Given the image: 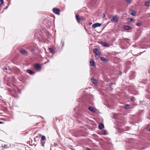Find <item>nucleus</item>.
Wrapping results in <instances>:
<instances>
[{
    "label": "nucleus",
    "mask_w": 150,
    "mask_h": 150,
    "mask_svg": "<svg viewBox=\"0 0 150 150\" xmlns=\"http://www.w3.org/2000/svg\"><path fill=\"white\" fill-rule=\"evenodd\" d=\"M76 18L78 23H79L80 21H83L85 20V18L82 16L79 17L78 15H76Z\"/></svg>",
    "instance_id": "obj_1"
},
{
    "label": "nucleus",
    "mask_w": 150,
    "mask_h": 150,
    "mask_svg": "<svg viewBox=\"0 0 150 150\" xmlns=\"http://www.w3.org/2000/svg\"><path fill=\"white\" fill-rule=\"evenodd\" d=\"M110 18L111 21L115 22L117 23L118 21V18L117 17L115 16H110Z\"/></svg>",
    "instance_id": "obj_2"
},
{
    "label": "nucleus",
    "mask_w": 150,
    "mask_h": 150,
    "mask_svg": "<svg viewBox=\"0 0 150 150\" xmlns=\"http://www.w3.org/2000/svg\"><path fill=\"white\" fill-rule=\"evenodd\" d=\"M53 11L55 14L59 15L60 14V10L57 8H54L53 9Z\"/></svg>",
    "instance_id": "obj_3"
},
{
    "label": "nucleus",
    "mask_w": 150,
    "mask_h": 150,
    "mask_svg": "<svg viewBox=\"0 0 150 150\" xmlns=\"http://www.w3.org/2000/svg\"><path fill=\"white\" fill-rule=\"evenodd\" d=\"M34 67L37 70H40L41 69V66L38 64H35L33 65Z\"/></svg>",
    "instance_id": "obj_4"
},
{
    "label": "nucleus",
    "mask_w": 150,
    "mask_h": 150,
    "mask_svg": "<svg viewBox=\"0 0 150 150\" xmlns=\"http://www.w3.org/2000/svg\"><path fill=\"white\" fill-rule=\"evenodd\" d=\"M129 13L130 14L133 16H135L137 13V12L133 10H131L129 11Z\"/></svg>",
    "instance_id": "obj_5"
},
{
    "label": "nucleus",
    "mask_w": 150,
    "mask_h": 150,
    "mask_svg": "<svg viewBox=\"0 0 150 150\" xmlns=\"http://www.w3.org/2000/svg\"><path fill=\"white\" fill-rule=\"evenodd\" d=\"M20 51L22 54L24 55H27L28 54V52L23 49H21Z\"/></svg>",
    "instance_id": "obj_6"
},
{
    "label": "nucleus",
    "mask_w": 150,
    "mask_h": 150,
    "mask_svg": "<svg viewBox=\"0 0 150 150\" xmlns=\"http://www.w3.org/2000/svg\"><path fill=\"white\" fill-rule=\"evenodd\" d=\"M101 23H97L95 24H94L92 25V27L94 28H95L97 27H99L101 25Z\"/></svg>",
    "instance_id": "obj_7"
},
{
    "label": "nucleus",
    "mask_w": 150,
    "mask_h": 150,
    "mask_svg": "<svg viewBox=\"0 0 150 150\" xmlns=\"http://www.w3.org/2000/svg\"><path fill=\"white\" fill-rule=\"evenodd\" d=\"M100 43L105 47H108L110 46V45L102 41H101Z\"/></svg>",
    "instance_id": "obj_8"
},
{
    "label": "nucleus",
    "mask_w": 150,
    "mask_h": 150,
    "mask_svg": "<svg viewBox=\"0 0 150 150\" xmlns=\"http://www.w3.org/2000/svg\"><path fill=\"white\" fill-rule=\"evenodd\" d=\"M93 52L97 55H98L99 54L98 50L97 48L94 49L93 50Z\"/></svg>",
    "instance_id": "obj_9"
},
{
    "label": "nucleus",
    "mask_w": 150,
    "mask_h": 150,
    "mask_svg": "<svg viewBox=\"0 0 150 150\" xmlns=\"http://www.w3.org/2000/svg\"><path fill=\"white\" fill-rule=\"evenodd\" d=\"M123 28L126 30H131L132 29L131 27L127 25L124 26L123 27Z\"/></svg>",
    "instance_id": "obj_10"
},
{
    "label": "nucleus",
    "mask_w": 150,
    "mask_h": 150,
    "mask_svg": "<svg viewBox=\"0 0 150 150\" xmlns=\"http://www.w3.org/2000/svg\"><path fill=\"white\" fill-rule=\"evenodd\" d=\"M91 80L94 84L96 85L97 84V80L96 79L92 78H91Z\"/></svg>",
    "instance_id": "obj_11"
},
{
    "label": "nucleus",
    "mask_w": 150,
    "mask_h": 150,
    "mask_svg": "<svg viewBox=\"0 0 150 150\" xmlns=\"http://www.w3.org/2000/svg\"><path fill=\"white\" fill-rule=\"evenodd\" d=\"M100 59L102 61L105 62V63H106L108 62V60L104 57H101L100 58Z\"/></svg>",
    "instance_id": "obj_12"
},
{
    "label": "nucleus",
    "mask_w": 150,
    "mask_h": 150,
    "mask_svg": "<svg viewBox=\"0 0 150 150\" xmlns=\"http://www.w3.org/2000/svg\"><path fill=\"white\" fill-rule=\"evenodd\" d=\"M27 73L30 74L31 75H33L35 74V72H33L32 70L29 69L27 70Z\"/></svg>",
    "instance_id": "obj_13"
},
{
    "label": "nucleus",
    "mask_w": 150,
    "mask_h": 150,
    "mask_svg": "<svg viewBox=\"0 0 150 150\" xmlns=\"http://www.w3.org/2000/svg\"><path fill=\"white\" fill-rule=\"evenodd\" d=\"M90 65L92 67L95 66V63L94 62L93 60H91L90 61Z\"/></svg>",
    "instance_id": "obj_14"
},
{
    "label": "nucleus",
    "mask_w": 150,
    "mask_h": 150,
    "mask_svg": "<svg viewBox=\"0 0 150 150\" xmlns=\"http://www.w3.org/2000/svg\"><path fill=\"white\" fill-rule=\"evenodd\" d=\"M134 19L132 18H130L128 19V21L129 22H134Z\"/></svg>",
    "instance_id": "obj_15"
},
{
    "label": "nucleus",
    "mask_w": 150,
    "mask_h": 150,
    "mask_svg": "<svg viewBox=\"0 0 150 150\" xmlns=\"http://www.w3.org/2000/svg\"><path fill=\"white\" fill-rule=\"evenodd\" d=\"M88 109L92 112H95V111L93 108L92 107H89L88 108Z\"/></svg>",
    "instance_id": "obj_16"
},
{
    "label": "nucleus",
    "mask_w": 150,
    "mask_h": 150,
    "mask_svg": "<svg viewBox=\"0 0 150 150\" xmlns=\"http://www.w3.org/2000/svg\"><path fill=\"white\" fill-rule=\"evenodd\" d=\"M104 128V125L101 123L100 125H99V128L100 129H102Z\"/></svg>",
    "instance_id": "obj_17"
},
{
    "label": "nucleus",
    "mask_w": 150,
    "mask_h": 150,
    "mask_svg": "<svg viewBox=\"0 0 150 150\" xmlns=\"http://www.w3.org/2000/svg\"><path fill=\"white\" fill-rule=\"evenodd\" d=\"M150 4V1H146L144 5L145 6H149V4Z\"/></svg>",
    "instance_id": "obj_18"
},
{
    "label": "nucleus",
    "mask_w": 150,
    "mask_h": 150,
    "mask_svg": "<svg viewBox=\"0 0 150 150\" xmlns=\"http://www.w3.org/2000/svg\"><path fill=\"white\" fill-rule=\"evenodd\" d=\"M102 133L103 135H106L108 134V132L106 130H103L102 132Z\"/></svg>",
    "instance_id": "obj_19"
},
{
    "label": "nucleus",
    "mask_w": 150,
    "mask_h": 150,
    "mask_svg": "<svg viewBox=\"0 0 150 150\" xmlns=\"http://www.w3.org/2000/svg\"><path fill=\"white\" fill-rule=\"evenodd\" d=\"M40 142H41V145L43 146H44V144L45 143V141H42V140H40Z\"/></svg>",
    "instance_id": "obj_20"
},
{
    "label": "nucleus",
    "mask_w": 150,
    "mask_h": 150,
    "mask_svg": "<svg viewBox=\"0 0 150 150\" xmlns=\"http://www.w3.org/2000/svg\"><path fill=\"white\" fill-rule=\"evenodd\" d=\"M46 140V137L45 136H42L41 138V140H42V141H45Z\"/></svg>",
    "instance_id": "obj_21"
},
{
    "label": "nucleus",
    "mask_w": 150,
    "mask_h": 150,
    "mask_svg": "<svg viewBox=\"0 0 150 150\" xmlns=\"http://www.w3.org/2000/svg\"><path fill=\"white\" fill-rule=\"evenodd\" d=\"M129 106H130L128 104H126L125 105V108L126 109H127L129 108Z\"/></svg>",
    "instance_id": "obj_22"
},
{
    "label": "nucleus",
    "mask_w": 150,
    "mask_h": 150,
    "mask_svg": "<svg viewBox=\"0 0 150 150\" xmlns=\"http://www.w3.org/2000/svg\"><path fill=\"white\" fill-rule=\"evenodd\" d=\"M126 42H127L129 44V42H130V40L128 39H125L124 40Z\"/></svg>",
    "instance_id": "obj_23"
},
{
    "label": "nucleus",
    "mask_w": 150,
    "mask_h": 150,
    "mask_svg": "<svg viewBox=\"0 0 150 150\" xmlns=\"http://www.w3.org/2000/svg\"><path fill=\"white\" fill-rule=\"evenodd\" d=\"M136 25L138 26H141L142 25V23H136Z\"/></svg>",
    "instance_id": "obj_24"
},
{
    "label": "nucleus",
    "mask_w": 150,
    "mask_h": 150,
    "mask_svg": "<svg viewBox=\"0 0 150 150\" xmlns=\"http://www.w3.org/2000/svg\"><path fill=\"white\" fill-rule=\"evenodd\" d=\"M148 131H150V125H148L146 127Z\"/></svg>",
    "instance_id": "obj_25"
},
{
    "label": "nucleus",
    "mask_w": 150,
    "mask_h": 150,
    "mask_svg": "<svg viewBox=\"0 0 150 150\" xmlns=\"http://www.w3.org/2000/svg\"><path fill=\"white\" fill-rule=\"evenodd\" d=\"M129 4H130L131 3V0H125Z\"/></svg>",
    "instance_id": "obj_26"
},
{
    "label": "nucleus",
    "mask_w": 150,
    "mask_h": 150,
    "mask_svg": "<svg viewBox=\"0 0 150 150\" xmlns=\"http://www.w3.org/2000/svg\"><path fill=\"white\" fill-rule=\"evenodd\" d=\"M4 3V1L2 0H0V5H2Z\"/></svg>",
    "instance_id": "obj_27"
},
{
    "label": "nucleus",
    "mask_w": 150,
    "mask_h": 150,
    "mask_svg": "<svg viewBox=\"0 0 150 150\" xmlns=\"http://www.w3.org/2000/svg\"><path fill=\"white\" fill-rule=\"evenodd\" d=\"M83 150H91L89 148H85L83 149Z\"/></svg>",
    "instance_id": "obj_28"
},
{
    "label": "nucleus",
    "mask_w": 150,
    "mask_h": 150,
    "mask_svg": "<svg viewBox=\"0 0 150 150\" xmlns=\"http://www.w3.org/2000/svg\"><path fill=\"white\" fill-rule=\"evenodd\" d=\"M130 100H132V101H134L135 100L134 98H130Z\"/></svg>",
    "instance_id": "obj_29"
},
{
    "label": "nucleus",
    "mask_w": 150,
    "mask_h": 150,
    "mask_svg": "<svg viewBox=\"0 0 150 150\" xmlns=\"http://www.w3.org/2000/svg\"><path fill=\"white\" fill-rule=\"evenodd\" d=\"M30 51L31 52H33L35 51V50L34 49H32L31 50H30Z\"/></svg>",
    "instance_id": "obj_30"
},
{
    "label": "nucleus",
    "mask_w": 150,
    "mask_h": 150,
    "mask_svg": "<svg viewBox=\"0 0 150 150\" xmlns=\"http://www.w3.org/2000/svg\"><path fill=\"white\" fill-rule=\"evenodd\" d=\"M49 50H50V51H53V50L52 49V48H49Z\"/></svg>",
    "instance_id": "obj_31"
},
{
    "label": "nucleus",
    "mask_w": 150,
    "mask_h": 150,
    "mask_svg": "<svg viewBox=\"0 0 150 150\" xmlns=\"http://www.w3.org/2000/svg\"><path fill=\"white\" fill-rule=\"evenodd\" d=\"M4 70H7V67H4Z\"/></svg>",
    "instance_id": "obj_32"
},
{
    "label": "nucleus",
    "mask_w": 150,
    "mask_h": 150,
    "mask_svg": "<svg viewBox=\"0 0 150 150\" xmlns=\"http://www.w3.org/2000/svg\"><path fill=\"white\" fill-rule=\"evenodd\" d=\"M109 85H110V86H111L112 85V83H109Z\"/></svg>",
    "instance_id": "obj_33"
},
{
    "label": "nucleus",
    "mask_w": 150,
    "mask_h": 150,
    "mask_svg": "<svg viewBox=\"0 0 150 150\" xmlns=\"http://www.w3.org/2000/svg\"><path fill=\"white\" fill-rule=\"evenodd\" d=\"M8 6H6V7L5 8V9H7V8H8Z\"/></svg>",
    "instance_id": "obj_34"
},
{
    "label": "nucleus",
    "mask_w": 150,
    "mask_h": 150,
    "mask_svg": "<svg viewBox=\"0 0 150 150\" xmlns=\"http://www.w3.org/2000/svg\"><path fill=\"white\" fill-rule=\"evenodd\" d=\"M122 72L120 71V72L119 74L120 75H122Z\"/></svg>",
    "instance_id": "obj_35"
},
{
    "label": "nucleus",
    "mask_w": 150,
    "mask_h": 150,
    "mask_svg": "<svg viewBox=\"0 0 150 150\" xmlns=\"http://www.w3.org/2000/svg\"><path fill=\"white\" fill-rule=\"evenodd\" d=\"M4 123V122H2L1 121H0V124H2Z\"/></svg>",
    "instance_id": "obj_36"
},
{
    "label": "nucleus",
    "mask_w": 150,
    "mask_h": 150,
    "mask_svg": "<svg viewBox=\"0 0 150 150\" xmlns=\"http://www.w3.org/2000/svg\"><path fill=\"white\" fill-rule=\"evenodd\" d=\"M64 45V42H63V44H62V46H63Z\"/></svg>",
    "instance_id": "obj_37"
},
{
    "label": "nucleus",
    "mask_w": 150,
    "mask_h": 150,
    "mask_svg": "<svg viewBox=\"0 0 150 150\" xmlns=\"http://www.w3.org/2000/svg\"><path fill=\"white\" fill-rule=\"evenodd\" d=\"M49 62V60H48L47 62H46L45 63V64H46L47 62Z\"/></svg>",
    "instance_id": "obj_38"
},
{
    "label": "nucleus",
    "mask_w": 150,
    "mask_h": 150,
    "mask_svg": "<svg viewBox=\"0 0 150 150\" xmlns=\"http://www.w3.org/2000/svg\"><path fill=\"white\" fill-rule=\"evenodd\" d=\"M104 16H105V15L104 14Z\"/></svg>",
    "instance_id": "obj_39"
},
{
    "label": "nucleus",
    "mask_w": 150,
    "mask_h": 150,
    "mask_svg": "<svg viewBox=\"0 0 150 150\" xmlns=\"http://www.w3.org/2000/svg\"><path fill=\"white\" fill-rule=\"evenodd\" d=\"M72 150H73V149H72Z\"/></svg>",
    "instance_id": "obj_40"
},
{
    "label": "nucleus",
    "mask_w": 150,
    "mask_h": 150,
    "mask_svg": "<svg viewBox=\"0 0 150 150\" xmlns=\"http://www.w3.org/2000/svg\"><path fill=\"white\" fill-rule=\"evenodd\" d=\"M72 150H73V149H72Z\"/></svg>",
    "instance_id": "obj_41"
}]
</instances>
